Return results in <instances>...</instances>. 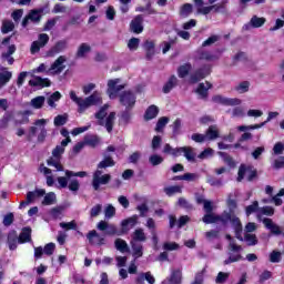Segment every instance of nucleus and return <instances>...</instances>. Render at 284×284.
Masks as SVG:
<instances>
[{
    "label": "nucleus",
    "mask_w": 284,
    "mask_h": 284,
    "mask_svg": "<svg viewBox=\"0 0 284 284\" xmlns=\"http://www.w3.org/2000/svg\"><path fill=\"white\" fill-rule=\"evenodd\" d=\"M65 61H68V58L65 55H60L50 67L48 72L50 74H61L63 70H65Z\"/></svg>",
    "instance_id": "obj_13"
},
{
    "label": "nucleus",
    "mask_w": 284,
    "mask_h": 284,
    "mask_svg": "<svg viewBox=\"0 0 284 284\" xmlns=\"http://www.w3.org/2000/svg\"><path fill=\"white\" fill-rule=\"evenodd\" d=\"M206 136V141H214L219 139V128L216 125H211L206 133L204 134Z\"/></svg>",
    "instance_id": "obj_36"
},
{
    "label": "nucleus",
    "mask_w": 284,
    "mask_h": 284,
    "mask_svg": "<svg viewBox=\"0 0 284 284\" xmlns=\"http://www.w3.org/2000/svg\"><path fill=\"white\" fill-rule=\"evenodd\" d=\"M227 250H229L227 252L229 258H226L223 262V265H230L231 263H239V261L243 260V256L241 255V252H243V247L234 243V241L231 240Z\"/></svg>",
    "instance_id": "obj_4"
},
{
    "label": "nucleus",
    "mask_w": 284,
    "mask_h": 284,
    "mask_svg": "<svg viewBox=\"0 0 284 284\" xmlns=\"http://www.w3.org/2000/svg\"><path fill=\"white\" fill-rule=\"evenodd\" d=\"M12 30H14V22L4 20L1 28L2 33L8 34V32H12Z\"/></svg>",
    "instance_id": "obj_56"
},
{
    "label": "nucleus",
    "mask_w": 284,
    "mask_h": 284,
    "mask_svg": "<svg viewBox=\"0 0 284 284\" xmlns=\"http://www.w3.org/2000/svg\"><path fill=\"white\" fill-rule=\"evenodd\" d=\"M219 156H221V159L224 161L226 165H229V168H234V159H232V156H230L227 153L219 152Z\"/></svg>",
    "instance_id": "obj_57"
},
{
    "label": "nucleus",
    "mask_w": 284,
    "mask_h": 284,
    "mask_svg": "<svg viewBox=\"0 0 284 284\" xmlns=\"http://www.w3.org/2000/svg\"><path fill=\"white\" fill-rule=\"evenodd\" d=\"M54 203H57V195L54 192L48 193L42 201V205H54Z\"/></svg>",
    "instance_id": "obj_51"
},
{
    "label": "nucleus",
    "mask_w": 284,
    "mask_h": 284,
    "mask_svg": "<svg viewBox=\"0 0 284 284\" xmlns=\"http://www.w3.org/2000/svg\"><path fill=\"white\" fill-rule=\"evenodd\" d=\"M29 85L32 88H50L51 82L48 78L34 77L29 81Z\"/></svg>",
    "instance_id": "obj_20"
},
{
    "label": "nucleus",
    "mask_w": 284,
    "mask_h": 284,
    "mask_svg": "<svg viewBox=\"0 0 284 284\" xmlns=\"http://www.w3.org/2000/svg\"><path fill=\"white\" fill-rule=\"evenodd\" d=\"M204 277H205V268H203L202 271L195 274V278L192 284H203Z\"/></svg>",
    "instance_id": "obj_64"
},
{
    "label": "nucleus",
    "mask_w": 284,
    "mask_h": 284,
    "mask_svg": "<svg viewBox=\"0 0 284 284\" xmlns=\"http://www.w3.org/2000/svg\"><path fill=\"white\" fill-rule=\"evenodd\" d=\"M262 223L266 230H270L271 234H275V236H278L283 234V231L281 230V226H278L272 219L264 217L262 220Z\"/></svg>",
    "instance_id": "obj_16"
},
{
    "label": "nucleus",
    "mask_w": 284,
    "mask_h": 284,
    "mask_svg": "<svg viewBox=\"0 0 284 284\" xmlns=\"http://www.w3.org/2000/svg\"><path fill=\"white\" fill-rule=\"evenodd\" d=\"M31 241H32V229L30 227L22 229L18 237V243H30Z\"/></svg>",
    "instance_id": "obj_28"
},
{
    "label": "nucleus",
    "mask_w": 284,
    "mask_h": 284,
    "mask_svg": "<svg viewBox=\"0 0 284 284\" xmlns=\"http://www.w3.org/2000/svg\"><path fill=\"white\" fill-rule=\"evenodd\" d=\"M164 192L168 196H173V194H181L183 190L179 185L166 186L164 187Z\"/></svg>",
    "instance_id": "obj_53"
},
{
    "label": "nucleus",
    "mask_w": 284,
    "mask_h": 284,
    "mask_svg": "<svg viewBox=\"0 0 284 284\" xmlns=\"http://www.w3.org/2000/svg\"><path fill=\"white\" fill-rule=\"evenodd\" d=\"M114 245L115 250L122 252V254L130 251V247H128V242H125V240L116 239Z\"/></svg>",
    "instance_id": "obj_44"
},
{
    "label": "nucleus",
    "mask_w": 284,
    "mask_h": 284,
    "mask_svg": "<svg viewBox=\"0 0 284 284\" xmlns=\"http://www.w3.org/2000/svg\"><path fill=\"white\" fill-rule=\"evenodd\" d=\"M116 119V113L115 112H111L105 120V124L104 128L106 129L108 132H112L113 128H114V120Z\"/></svg>",
    "instance_id": "obj_41"
},
{
    "label": "nucleus",
    "mask_w": 284,
    "mask_h": 284,
    "mask_svg": "<svg viewBox=\"0 0 284 284\" xmlns=\"http://www.w3.org/2000/svg\"><path fill=\"white\" fill-rule=\"evenodd\" d=\"M158 114H159V108H156V105H151L148 108L144 119L146 121H151V119H156Z\"/></svg>",
    "instance_id": "obj_40"
},
{
    "label": "nucleus",
    "mask_w": 284,
    "mask_h": 284,
    "mask_svg": "<svg viewBox=\"0 0 284 284\" xmlns=\"http://www.w3.org/2000/svg\"><path fill=\"white\" fill-rule=\"evenodd\" d=\"M70 99L78 105L79 114H83L85 110L94 105H101L103 103V94L100 91H94L91 95L87 98H81L77 95V92L70 91Z\"/></svg>",
    "instance_id": "obj_2"
},
{
    "label": "nucleus",
    "mask_w": 284,
    "mask_h": 284,
    "mask_svg": "<svg viewBox=\"0 0 284 284\" xmlns=\"http://www.w3.org/2000/svg\"><path fill=\"white\" fill-rule=\"evenodd\" d=\"M14 52H17V47L14 44L9 45L8 50L6 52H2L1 54V61L3 63H7L9 65H13L14 64V58L12 57L14 54Z\"/></svg>",
    "instance_id": "obj_19"
},
{
    "label": "nucleus",
    "mask_w": 284,
    "mask_h": 284,
    "mask_svg": "<svg viewBox=\"0 0 284 284\" xmlns=\"http://www.w3.org/2000/svg\"><path fill=\"white\" fill-rule=\"evenodd\" d=\"M47 165H49V168H54L57 172H63V164H61V158L51 155L47 160Z\"/></svg>",
    "instance_id": "obj_27"
},
{
    "label": "nucleus",
    "mask_w": 284,
    "mask_h": 284,
    "mask_svg": "<svg viewBox=\"0 0 284 284\" xmlns=\"http://www.w3.org/2000/svg\"><path fill=\"white\" fill-rule=\"evenodd\" d=\"M265 18H260L253 16L247 24L243 27L244 30H250V28H263L265 26Z\"/></svg>",
    "instance_id": "obj_23"
},
{
    "label": "nucleus",
    "mask_w": 284,
    "mask_h": 284,
    "mask_svg": "<svg viewBox=\"0 0 284 284\" xmlns=\"http://www.w3.org/2000/svg\"><path fill=\"white\" fill-rule=\"evenodd\" d=\"M68 48V41L61 40L58 41L54 47L50 50L51 57H54V54H59V52H63V50H67Z\"/></svg>",
    "instance_id": "obj_33"
},
{
    "label": "nucleus",
    "mask_w": 284,
    "mask_h": 284,
    "mask_svg": "<svg viewBox=\"0 0 284 284\" xmlns=\"http://www.w3.org/2000/svg\"><path fill=\"white\" fill-rule=\"evenodd\" d=\"M230 278V273L220 272L215 278L216 284H223Z\"/></svg>",
    "instance_id": "obj_63"
},
{
    "label": "nucleus",
    "mask_w": 284,
    "mask_h": 284,
    "mask_svg": "<svg viewBox=\"0 0 284 284\" xmlns=\"http://www.w3.org/2000/svg\"><path fill=\"white\" fill-rule=\"evenodd\" d=\"M258 210H261V207H258V201H254L251 205L245 207L246 216L254 214V212L258 214Z\"/></svg>",
    "instance_id": "obj_61"
},
{
    "label": "nucleus",
    "mask_w": 284,
    "mask_h": 284,
    "mask_svg": "<svg viewBox=\"0 0 284 284\" xmlns=\"http://www.w3.org/2000/svg\"><path fill=\"white\" fill-rule=\"evenodd\" d=\"M145 281H148L150 284L156 283V280L154 278V275H152L151 272L141 273V274L136 277V283H138V284H144Z\"/></svg>",
    "instance_id": "obj_32"
},
{
    "label": "nucleus",
    "mask_w": 284,
    "mask_h": 284,
    "mask_svg": "<svg viewBox=\"0 0 284 284\" xmlns=\"http://www.w3.org/2000/svg\"><path fill=\"white\" fill-rule=\"evenodd\" d=\"M105 168H114V160L110 155L104 156L98 164V170H105Z\"/></svg>",
    "instance_id": "obj_38"
},
{
    "label": "nucleus",
    "mask_w": 284,
    "mask_h": 284,
    "mask_svg": "<svg viewBox=\"0 0 284 284\" xmlns=\"http://www.w3.org/2000/svg\"><path fill=\"white\" fill-rule=\"evenodd\" d=\"M120 103L124 105L126 110H132L136 105V95L132 91H124L120 94Z\"/></svg>",
    "instance_id": "obj_10"
},
{
    "label": "nucleus",
    "mask_w": 284,
    "mask_h": 284,
    "mask_svg": "<svg viewBox=\"0 0 284 284\" xmlns=\"http://www.w3.org/2000/svg\"><path fill=\"white\" fill-rule=\"evenodd\" d=\"M87 239L91 245H104L105 239L97 232V230H92L87 234Z\"/></svg>",
    "instance_id": "obj_17"
},
{
    "label": "nucleus",
    "mask_w": 284,
    "mask_h": 284,
    "mask_svg": "<svg viewBox=\"0 0 284 284\" xmlns=\"http://www.w3.org/2000/svg\"><path fill=\"white\" fill-rule=\"evenodd\" d=\"M121 90H125V84H121V79L118 78L108 81L106 92L109 94V99H116Z\"/></svg>",
    "instance_id": "obj_6"
},
{
    "label": "nucleus",
    "mask_w": 284,
    "mask_h": 284,
    "mask_svg": "<svg viewBox=\"0 0 284 284\" xmlns=\"http://www.w3.org/2000/svg\"><path fill=\"white\" fill-rule=\"evenodd\" d=\"M40 172L44 174V176L47 178V185L49 187H52V185H54V178L52 176V170L42 164L40 165Z\"/></svg>",
    "instance_id": "obj_31"
},
{
    "label": "nucleus",
    "mask_w": 284,
    "mask_h": 284,
    "mask_svg": "<svg viewBox=\"0 0 284 284\" xmlns=\"http://www.w3.org/2000/svg\"><path fill=\"white\" fill-rule=\"evenodd\" d=\"M138 221H139V216H136V215H133L126 220H123L121 222V227H122L120 231L121 234H128L132 230V227H134V225H136Z\"/></svg>",
    "instance_id": "obj_18"
},
{
    "label": "nucleus",
    "mask_w": 284,
    "mask_h": 284,
    "mask_svg": "<svg viewBox=\"0 0 284 284\" xmlns=\"http://www.w3.org/2000/svg\"><path fill=\"white\" fill-rule=\"evenodd\" d=\"M91 52H92V47L83 42L78 47L75 57L78 59H85V57H88V54H90Z\"/></svg>",
    "instance_id": "obj_24"
},
{
    "label": "nucleus",
    "mask_w": 284,
    "mask_h": 284,
    "mask_svg": "<svg viewBox=\"0 0 284 284\" xmlns=\"http://www.w3.org/2000/svg\"><path fill=\"white\" fill-rule=\"evenodd\" d=\"M110 108V105L104 104L98 113H95V119H99L100 121V125H103V119H105V116H108V109Z\"/></svg>",
    "instance_id": "obj_48"
},
{
    "label": "nucleus",
    "mask_w": 284,
    "mask_h": 284,
    "mask_svg": "<svg viewBox=\"0 0 284 284\" xmlns=\"http://www.w3.org/2000/svg\"><path fill=\"white\" fill-rule=\"evenodd\" d=\"M11 119L12 114H10L9 112L4 113L3 116L0 119V130H7Z\"/></svg>",
    "instance_id": "obj_52"
},
{
    "label": "nucleus",
    "mask_w": 284,
    "mask_h": 284,
    "mask_svg": "<svg viewBox=\"0 0 284 284\" xmlns=\"http://www.w3.org/2000/svg\"><path fill=\"white\" fill-rule=\"evenodd\" d=\"M212 88V84L210 82L200 83L196 89V94L201 97V99H205L207 97V90Z\"/></svg>",
    "instance_id": "obj_37"
},
{
    "label": "nucleus",
    "mask_w": 284,
    "mask_h": 284,
    "mask_svg": "<svg viewBox=\"0 0 284 284\" xmlns=\"http://www.w3.org/2000/svg\"><path fill=\"white\" fill-rule=\"evenodd\" d=\"M184 154L185 159L191 163L196 162V153H194V149L192 146H181L179 151V156Z\"/></svg>",
    "instance_id": "obj_21"
},
{
    "label": "nucleus",
    "mask_w": 284,
    "mask_h": 284,
    "mask_svg": "<svg viewBox=\"0 0 284 284\" xmlns=\"http://www.w3.org/2000/svg\"><path fill=\"white\" fill-rule=\"evenodd\" d=\"M131 30L135 34L143 32V16H136L131 22Z\"/></svg>",
    "instance_id": "obj_25"
},
{
    "label": "nucleus",
    "mask_w": 284,
    "mask_h": 284,
    "mask_svg": "<svg viewBox=\"0 0 284 284\" xmlns=\"http://www.w3.org/2000/svg\"><path fill=\"white\" fill-rule=\"evenodd\" d=\"M10 79H12L11 71L0 72V90L10 81Z\"/></svg>",
    "instance_id": "obj_49"
},
{
    "label": "nucleus",
    "mask_w": 284,
    "mask_h": 284,
    "mask_svg": "<svg viewBox=\"0 0 284 284\" xmlns=\"http://www.w3.org/2000/svg\"><path fill=\"white\" fill-rule=\"evenodd\" d=\"M149 163L153 166L161 165V163H163V158L161 155L153 154L149 158Z\"/></svg>",
    "instance_id": "obj_62"
},
{
    "label": "nucleus",
    "mask_w": 284,
    "mask_h": 284,
    "mask_svg": "<svg viewBox=\"0 0 284 284\" xmlns=\"http://www.w3.org/2000/svg\"><path fill=\"white\" fill-rule=\"evenodd\" d=\"M61 99V92L55 91L53 94H51L48 98V105H50V108H57V101H59Z\"/></svg>",
    "instance_id": "obj_54"
},
{
    "label": "nucleus",
    "mask_w": 284,
    "mask_h": 284,
    "mask_svg": "<svg viewBox=\"0 0 284 284\" xmlns=\"http://www.w3.org/2000/svg\"><path fill=\"white\" fill-rule=\"evenodd\" d=\"M197 58L201 61H214V54H212L210 51H205L203 49H200L197 51Z\"/></svg>",
    "instance_id": "obj_45"
},
{
    "label": "nucleus",
    "mask_w": 284,
    "mask_h": 284,
    "mask_svg": "<svg viewBox=\"0 0 284 284\" xmlns=\"http://www.w3.org/2000/svg\"><path fill=\"white\" fill-rule=\"evenodd\" d=\"M223 3L222 4H211L209 7H204V2L203 0H194V4L197 11V14H210V12H212V10H214L215 12H220L221 8H223Z\"/></svg>",
    "instance_id": "obj_9"
},
{
    "label": "nucleus",
    "mask_w": 284,
    "mask_h": 284,
    "mask_svg": "<svg viewBox=\"0 0 284 284\" xmlns=\"http://www.w3.org/2000/svg\"><path fill=\"white\" fill-rule=\"evenodd\" d=\"M68 143H72V139L68 138L61 141L60 145H57L52 151V156H55L58 159H61L63 156V153L65 152V148Z\"/></svg>",
    "instance_id": "obj_22"
},
{
    "label": "nucleus",
    "mask_w": 284,
    "mask_h": 284,
    "mask_svg": "<svg viewBox=\"0 0 284 284\" xmlns=\"http://www.w3.org/2000/svg\"><path fill=\"white\" fill-rule=\"evenodd\" d=\"M245 178L247 181H253L256 178V171L252 166L242 164L237 171V183H241V181H243Z\"/></svg>",
    "instance_id": "obj_7"
},
{
    "label": "nucleus",
    "mask_w": 284,
    "mask_h": 284,
    "mask_svg": "<svg viewBox=\"0 0 284 284\" xmlns=\"http://www.w3.org/2000/svg\"><path fill=\"white\" fill-rule=\"evenodd\" d=\"M41 196H45V190L38 189L36 191H30L27 193V201L28 203H34L37 199H41Z\"/></svg>",
    "instance_id": "obj_29"
},
{
    "label": "nucleus",
    "mask_w": 284,
    "mask_h": 284,
    "mask_svg": "<svg viewBox=\"0 0 284 284\" xmlns=\"http://www.w3.org/2000/svg\"><path fill=\"white\" fill-rule=\"evenodd\" d=\"M47 124V119L36 120V122L33 123L34 126L29 128V133L27 135L28 141H32V138L37 136V132L40 131V133L38 134V141L39 143H43L45 141V138L48 136V130L45 129Z\"/></svg>",
    "instance_id": "obj_3"
},
{
    "label": "nucleus",
    "mask_w": 284,
    "mask_h": 284,
    "mask_svg": "<svg viewBox=\"0 0 284 284\" xmlns=\"http://www.w3.org/2000/svg\"><path fill=\"white\" fill-rule=\"evenodd\" d=\"M131 250L134 258H141V256H143V244L131 242Z\"/></svg>",
    "instance_id": "obj_35"
},
{
    "label": "nucleus",
    "mask_w": 284,
    "mask_h": 284,
    "mask_svg": "<svg viewBox=\"0 0 284 284\" xmlns=\"http://www.w3.org/2000/svg\"><path fill=\"white\" fill-rule=\"evenodd\" d=\"M190 70H192V64L191 63H185L179 67L178 69V75L180 79H185L187 74H190Z\"/></svg>",
    "instance_id": "obj_42"
},
{
    "label": "nucleus",
    "mask_w": 284,
    "mask_h": 284,
    "mask_svg": "<svg viewBox=\"0 0 284 284\" xmlns=\"http://www.w3.org/2000/svg\"><path fill=\"white\" fill-rule=\"evenodd\" d=\"M212 101L213 103H219L220 105H226L231 108H236V105H241V103H243V100L239 98H226L221 94L214 95Z\"/></svg>",
    "instance_id": "obj_8"
},
{
    "label": "nucleus",
    "mask_w": 284,
    "mask_h": 284,
    "mask_svg": "<svg viewBox=\"0 0 284 284\" xmlns=\"http://www.w3.org/2000/svg\"><path fill=\"white\" fill-rule=\"evenodd\" d=\"M112 181V175L104 174L102 170L97 169L92 175V182L91 185L95 192H99L101 190V185H108Z\"/></svg>",
    "instance_id": "obj_5"
},
{
    "label": "nucleus",
    "mask_w": 284,
    "mask_h": 284,
    "mask_svg": "<svg viewBox=\"0 0 284 284\" xmlns=\"http://www.w3.org/2000/svg\"><path fill=\"white\" fill-rule=\"evenodd\" d=\"M53 123L57 128L65 125L68 123V114L57 115Z\"/></svg>",
    "instance_id": "obj_60"
},
{
    "label": "nucleus",
    "mask_w": 284,
    "mask_h": 284,
    "mask_svg": "<svg viewBox=\"0 0 284 284\" xmlns=\"http://www.w3.org/2000/svg\"><path fill=\"white\" fill-rule=\"evenodd\" d=\"M97 227L100 232H105L109 236H121L122 234L121 231L116 229V225L110 224L103 220L97 224Z\"/></svg>",
    "instance_id": "obj_12"
},
{
    "label": "nucleus",
    "mask_w": 284,
    "mask_h": 284,
    "mask_svg": "<svg viewBox=\"0 0 284 284\" xmlns=\"http://www.w3.org/2000/svg\"><path fill=\"white\" fill-rule=\"evenodd\" d=\"M168 123H170V118L168 116L160 118L155 126V132H161V130H163V128H165Z\"/></svg>",
    "instance_id": "obj_58"
},
{
    "label": "nucleus",
    "mask_w": 284,
    "mask_h": 284,
    "mask_svg": "<svg viewBox=\"0 0 284 284\" xmlns=\"http://www.w3.org/2000/svg\"><path fill=\"white\" fill-rule=\"evenodd\" d=\"M48 41H50V36H48L47 33H40L38 36V40L31 43V54H37V52H39L41 48H45V45H48Z\"/></svg>",
    "instance_id": "obj_11"
},
{
    "label": "nucleus",
    "mask_w": 284,
    "mask_h": 284,
    "mask_svg": "<svg viewBox=\"0 0 284 284\" xmlns=\"http://www.w3.org/2000/svg\"><path fill=\"white\" fill-rule=\"evenodd\" d=\"M145 241H148V236L145 235V231H143V229H136L132 233V241L131 242L145 243Z\"/></svg>",
    "instance_id": "obj_30"
},
{
    "label": "nucleus",
    "mask_w": 284,
    "mask_h": 284,
    "mask_svg": "<svg viewBox=\"0 0 284 284\" xmlns=\"http://www.w3.org/2000/svg\"><path fill=\"white\" fill-rule=\"evenodd\" d=\"M193 7L190 3H185L180 8V17H183L184 19L190 17V13L192 12Z\"/></svg>",
    "instance_id": "obj_55"
},
{
    "label": "nucleus",
    "mask_w": 284,
    "mask_h": 284,
    "mask_svg": "<svg viewBox=\"0 0 284 284\" xmlns=\"http://www.w3.org/2000/svg\"><path fill=\"white\" fill-rule=\"evenodd\" d=\"M274 216V207L272 206H263L258 209L257 219H261V216Z\"/></svg>",
    "instance_id": "obj_47"
},
{
    "label": "nucleus",
    "mask_w": 284,
    "mask_h": 284,
    "mask_svg": "<svg viewBox=\"0 0 284 284\" xmlns=\"http://www.w3.org/2000/svg\"><path fill=\"white\" fill-rule=\"evenodd\" d=\"M235 92L239 94H245V92H250V81H243L235 85Z\"/></svg>",
    "instance_id": "obj_43"
},
{
    "label": "nucleus",
    "mask_w": 284,
    "mask_h": 284,
    "mask_svg": "<svg viewBox=\"0 0 284 284\" xmlns=\"http://www.w3.org/2000/svg\"><path fill=\"white\" fill-rule=\"evenodd\" d=\"M183 281V270L173 268L171 271V276L169 277L170 284H180Z\"/></svg>",
    "instance_id": "obj_26"
},
{
    "label": "nucleus",
    "mask_w": 284,
    "mask_h": 284,
    "mask_svg": "<svg viewBox=\"0 0 284 284\" xmlns=\"http://www.w3.org/2000/svg\"><path fill=\"white\" fill-rule=\"evenodd\" d=\"M178 79L175 78V75H172L169 81L164 84L163 87V92L164 94H168L169 92L172 91V88H174V85H176L178 83Z\"/></svg>",
    "instance_id": "obj_46"
},
{
    "label": "nucleus",
    "mask_w": 284,
    "mask_h": 284,
    "mask_svg": "<svg viewBox=\"0 0 284 284\" xmlns=\"http://www.w3.org/2000/svg\"><path fill=\"white\" fill-rule=\"evenodd\" d=\"M41 21V12L31 10L22 20V28H28L31 23H39Z\"/></svg>",
    "instance_id": "obj_15"
},
{
    "label": "nucleus",
    "mask_w": 284,
    "mask_h": 284,
    "mask_svg": "<svg viewBox=\"0 0 284 284\" xmlns=\"http://www.w3.org/2000/svg\"><path fill=\"white\" fill-rule=\"evenodd\" d=\"M84 145L97 148V145H99V138L97 135H87L84 138Z\"/></svg>",
    "instance_id": "obj_50"
},
{
    "label": "nucleus",
    "mask_w": 284,
    "mask_h": 284,
    "mask_svg": "<svg viewBox=\"0 0 284 284\" xmlns=\"http://www.w3.org/2000/svg\"><path fill=\"white\" fill-rule=\"evenodd\" d=\"M17 243H19V236L17 235V232H10L8 235L9 250H17Z\"/></svg>",
    "instance_id": "obj_39"
},
{
    "label": "nucleus",
    "mask_w": 284,
    "mask_h": 284,
    "mask_svg": "<svg viewBox=\"0 0 284 284\" xmlns=\"http://www.w3.org/2000/svg\"><path fill=\"white\" fill-rule=\"evenodd\" d=\"M210 74V67L205 65L197 70H195L191 77L190 82L191 83H199V81H202V79H205Z\"/></svg>",
    "instance_id": "obj_14"
},
{
    "label": "nucleus",
    "mask_w": 284,
    "mask_h": 284,
    "mask_svg": "<svg viewBox=\"0 0 284 284\" xmlns=\"http://www.w3.org/2000/svg\"><path fill=\"white\" fill-rule=\"evenodd\" d=\"M202 221L206 225H210L212 223H222V225H227L229 223H231L235 230L236 236H239V234L243 232V224H241V220L236 217L235 214H232L227 211H224L221 215H216L215 213H206L203 216Z\"/></svg>",
    "instance_id": "obj_1"
},
{
    "label": "nucleus",
    "mask_w": 284,
    "mask_h": 284,
    "mask_svg": "<svg viewBox=\"0 0 284 284\" xmlns=\"http://www.w3.org/2000/svg\"><path fill=\"white\" fill-rule=\"evenodd\" d=\"M30 105H31V108H33V110H41V108H43V105H45V97L38 95V97L31 99Z\"/></svg>",
    "instance_id": "obj_34"
},
{
    "label": "nucleus",
    "mask_w": 284,
    "mask_h": 284,
    "mask_svg": "<svg viewBox=\"0 0 284 284\" xmlns=\"http://www.w3.org/2000/svg\"><path fill=\"white\" fill-rule=\"evenodd\" d=\"M180 148H172L170 144H165L163 149L164 154H171V156H179Z\"/></svg>",
    "instance_id": "obj_59"
}]
</instances>
